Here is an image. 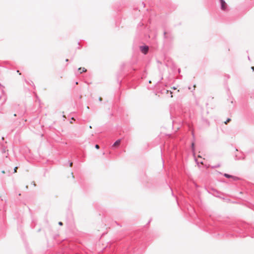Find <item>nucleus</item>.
<instances>
[{"label":"nucleus","mask_w":254,"mask_h":254,"mask_svg":"<svg viewBox=\"0 0 254 254\" xmlns=\"http://www.w3.org/2000/svg\"><path fill=\"white\" fill-rule=\"evenodd\" d=\"M95 148H97V149H99V146L98 144H96L95 145Z\"/></svg>","instance_id":"13"},{"label":"nucleus","mask_w":254,"mask_h":254,"mask_svg":"<svg viewBox=\"0 0 254 254\" xmlns=\"http://www.w3.org/2000/svg\"><path fill=\"white\" fill-rule=\"evenodd\" d=\"M252 69H253V70L254 71V66H252Z\"/></svg>","instance_id":"18"},{"label":"nucleus","mask_w":254,"mask_h":254,"mask_svg":"<svg viewBox=\"0 0 254 254\" xmlns=\"http://www.w3.org/2000/svg\"><path fill=\"white\" fill-rule=\"evenodd\" d=\"M78 70L80 71V73L86 71V69L84 67H83V68L80 67L78 68Z\"/></svg>","instance_id":"7"},{"label":"nucleus","mask_w":254,"mask_h":254,"mask_svg":"<svg viewBox=\"0 0 254 254\" xmlns=\"http://www.w3.org/2000/svg\"><path fill=\"white\" fill-rule=\"evenodd\" d=\"M151 220H152V218H150L147 224H148L149 223H150V222L151 221Z\"/></svg>","instance_id":"15"},{"label":"nucleus","mask_w":254,"mask_h":254,"mask_svg":"<svg viewBox=\"0 0 254 254\" xmlns=\"http://www.w3.org/2000/svg\"><path fill=\"white\" fill-rule=\"evenodd\" d=\"M171 97H173V95H172V92H171Z\"/></svg>","instance_id":"19"},{"label":"nucleus","mask_w":254,"mask_h":254,"mask_svg":"<svg viewBox=\"0 0 254 254\" xmlns=\"http://www.w3.org/2000/svg\"><path fill=\"white\" fill-rule=\"evenodd\" d=\"M121 143V140L118 139L117 140L113 145V147H118Z\"/></svg>","instance_id":"6"},{"label":"nucleus","mask_w":254,"mask_h":254,"mask_svg":"<svg viewBox=\"0 0 254 254\" xmlns=\"http://www.w3.org/2000/svg\"><path fill=\"white\" fill-rule=\"evenodd\" d=\"M17 73H19V74H21V73L19 72V70H17Z\"/></svg>","instance_id":"17"},{"label":"nucleus","mask_w":254,"mask_h":254,"mask_svg":"<svg viewBox=\"0 0 254 254\" xmlns=\"http://www.w3.org/2000/svg\"><path fill=\"white\" fill-rule=\"evenodd\" d=\"M17 169H18L17 167H16L14 168V173L17 172Z\"/></svg>","instance_id":"10"},{"label":"nucleus","mask_w":254,"mask_h":254,"mask_svg":"<svg viewBox=\"0 0 254 254\" xmlns=\"http://www.w3.org/2000/svg\"><path fill=\"white\" fill-rule=\"evenodd\" d=\"M231 121V119L228 118L225 122H224V124L227 125L228 123H229Z\"/></svg>","instance_id":"8"},{"label":"nucleus","mask_w":254,"mask_h":254,"mask_svg":"<svg viewBox=\"0 0 254 254\" xmlns=\"http://www.w3.org/2000/svg\"><path fill=\"white\" fill-rule=\"evenodd\" d=\"M72 165H73L72 162H70V164H69V166H70V167H71L72 166Z\"/></svg>","instance_id":"14"},{"label":"nucleus","mask_w":254,"mask_h":254,"mask_svg":"<svg viewBox=\"0 0 254 254\" xmlns=\"http://www.w3.org/2000/svg\"><path fill=\"white\" fill-rule=\"evenodd\" d=\"M221 2V9L223 10H225L227 7V4L224 0H220Z\"/></svg>","instance_id":"2"},{"label":"nucleus","mask_w":254,"mask_h":254,"mask_svg":"<svg viewBox=\"0 0 254 254\" xmlns=\"http://www.w3.org/2000/svg\"><path fill=\"white\" fill-rule=\"evenodd\" d=\"M172 89H173L175 90V89H176V88H175V87H173V88H172Z\"/></svg>","instance_id":"20"},{"label":"nucleus","mask_w":254,"mask_h":254,"mask_svg":"<svg viewBox=\"0 0 254 254\" xmlns=\"http://www.w3.org/2000/svg\"><path fill=\"white\" fill-rule=\"evenodd\" d=\"M224 176H225L226 178H232L234 181H237L239 179L237 177L233 176L228 175L227 174H225Z\"/></svg>","instance_id":"5"},{"label":"nucleus","mask_w":254,"mask_h":254,"mask_svg":"<svg viewBox=\"0 0 254 254\" xmlns=\"http://www.w3.org/2000/svg\"><path fill=\"white\" fill-rule=\"evenodd\" d=\"M31 185H33L34 187H36V184L35 183V182L34 181H32L31 182Z\"/></svg>","instance_id":"9"},{"label":"nucleus","mask_w":254,"mask_h":254,"mask_svg":"<svg viewBox=\"0 0 254 254\" xmlns=\"http://www.w3.org/2000/svg\"><path fill=\"white\" fill-rule=\"evenodd\" d=\"M194 208V207H192L187 208L189 213H190V215L191 216H192L193 214V213L194 214L195 213V211Z\"/></svg>","instance_id":"3"},{"label":"nucleus","mask_w":254,"mask_h":254,"mask_svg":"<svg viewBox=\"0 0 254 254\" xmlns=\"http://www.w3.org/2000/svg\"><path fill=\"white\" fill-rule=\"evenodd\" d=\"M1 173H2V174H5V171H1Z\"/></svg>","instance_id":"16"},{"label":"nucleus","mask_w":254,"mask_h":254,"mask_svg":"<svg viewBox=\"0 0 254 254\" xmlns=\"http://www.w3.org/2000/svg\"><path fill=\"white\" fill-rule=\"evenodd\" d=\"M115 223L117 225L119 226L120 227H122V225H120V224H119L117 221H115Z\"/></svg>","instance_id":"11"},{"label":"nucleus","mask_w":254,"mask_h":254,"mask_svg":"<svg viewBox=\"0 0 254 254\" xmlns=\"http://www.w3.org/2000/svg\"><path fill=\"white\" fill-rule=\"evenodd\" d=\"M237 228H233V230L239 234V236L241 237H245L247 236L243 234L244 233H251L253 231V228L249 224L241 222L237 225Z\"/></svg>","instance_id":"1"},{"label":"nucleus","mask_w":254,"mask_h":254,"mask_svg":"<svg viewBox=\"0 0 254 254\" xmlns=\"http://www.w3.org/2000/svg\"><path fill=\"white\" fill-rule=\"evenodd\" d=\"M140 50L142 53H143L144 54H146L148 51V47L147 46H144V47H141Z\"/></svg>","instance_id":"4"},{"label":"nucleus","mask_w":254,"mask_h":254,"mask_svg":"<svg viewBox=\"0 0 254 254\" xmlns=\"http://www.w3.org/2000/svg\"><path fill=\"white\" fill-rule=\"evenodd\" d=\"M58 224H59V225H60V226H63V222H61V221H60V222H59Z\"/></svg>","instance_id":"12"},{"label":"nucleus","mask_w":254,"mask_h":254,"mask_svg":"<svg viewBox=\"0 0 254 254\" xmlns=\"http://www.w3.org/2000/svg\"><path fill=\"white\" fill-rule=\"evenodd\" d=\"M99 100H100V101H102V98H100Z\"/></svg>","instance_id":"21"}]
</instances>
